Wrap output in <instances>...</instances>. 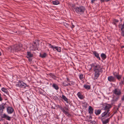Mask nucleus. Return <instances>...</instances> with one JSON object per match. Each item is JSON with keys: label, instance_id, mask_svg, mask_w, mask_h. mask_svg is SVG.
I'll return each mask as SVG.
<instances>
[{"label": "nucleus", "instance_id": "nucleus-4", "mask_svg": "<svg viewBox=\"0 0 124 124\" xmlns=\"http://www.w3.org/2000/svg\"><path fill=\"white\" fill-rule=\"evenodd\" d=\"M22 45L21 44H16L13 46V49L14 51L18 52L22 50Z\"/></svg>", "mask_w": 124, "mask_h": 124}, {"label": "nucleus", "instance_id": "nucleus-15", "mask_svg": "<svg viewBox=\"0 0 124 124\" xmlns=\"http://www.w3.org/2000/svg\"><path fill=\"white\" fill-rule=\"evenodd\" d=\"M1 117L2 118H4L6 120L9 121H10L11 119V117L8 116L5 114H4Z\"/></svg>", "mask_w": 124, "mask_h": 124}, {"label": "nucleus", "instance_id": "nucleus-55", "mask_svg": "<svg viewBox=\"0 0 124 124\" xmlns=\"http://www.w3.org/2000/svg\"><path fill=\"white\" fill-rule=\"evenodd\" d=\"M123 80H124V77L123 78Z\"/></svg>", "mask_w": 124, "mask_h": 124}, {"label": "nucleus", "instance_id": "nucleus-5", "mask_svg": "<svg viewBox=\"0 0 124 124\" xmlns=\"http://www.w3.org/2000/svg\"><path fill=\"white\" fill-rule=\"evenodd\" d=\"M16 86L21 88H26V86H28L27 84L24 83L22 81H19L17 84H16Z\"/></svg>", "mask_w": 124, "mask_h": 124}, {"label": "nucleus", "instance_id": "nucleus-33", "mask_svg": "<svg viewBox=\"0 0 124 124\" xmlns=\"http://www.w3.org/2000/svg\"><path fill=\"white\" fill-rule=\"evenodd\" d=\"M113 21L115 23H118L119 21L118 20L116 19H114Z\"/></svg>", "mask_w": 124, "mask_h": 124}, {"label": "nucleus", "instance_id": "nucleus-56", "mask_svg": "<svg viewBox=\"0 0 124 124\" xmlns=\"http://www.w3.org/2000/svg\"><path fill=\"white\" fill-rule=\"evenodd\" d=\"M118 108H117V110H118Z\"/></svg>", "mask_w": 124, "mask_h": 124}, {"label": "nucleus", "instance_id": "nucleus-21", "mask_svg": "<svg viewBox=\"0 0 124 124\" xmlns=\"http://www.w3.org/2000/svg\"><path fill=\"white\" fill-rule=\"evenodd\" d=\"M1 90L2 91L4 92L7 94L9 95L8 91L7 89L4 87H3L1 88Z\"/></svg>", "mask_w": 124, "mask_h": 124}, {"label": "nucleus", "instance_id": "nucleus-35", "mask_svg": "<svg viewBox=\"0 0 124 124\" xmlns=\"http://www.w3.org/2000/svg\"><path fill=\"white\" fill-rule=\"evenodd\" d=\"M118 73H117L116 72H115L113 73V75L114 76V77H116V75H118Z\"/></svg>", "mask_w": 124, "mask_h": 124}, {"label": "nucleus", "instance_id": "nucleus-1", "mask_svg": "<svg viewBox=\"0 0 124 124\" xmlns=\"http://www.w3.org/2000/svg\"><path fill=\"white\" fill-rule=\"evenodd\" d=\"M91 66L93 69L94 73V78L97 79L101 73L103 72V68L100 65L96 63H93L91 64Z\"/></svg>", "mask_w": 124, "mask_h": 124}, {"label": "nucleus", "instance_id": "nucleus-13", "mask_svg": "<svg viewBox=\"0 0 124 124\" xmlns=\"http://www.w3.org/2000/svg\"><path fill=\"white\" fill-rule=\"evenodd\" d=\"M103 117H102L101 118V121L102 123L103 124H106L107 123H108L109 121V118L105 120H104V118H103Z\"/></svg>", "mask_w": 124, "mask_h": 124}, {"label": "nucleus", "instance_id": "nucleus-48", "mask_svg": "<svg viewBox=\"0 0 124 124\" xmlns=\"http://www.w3.org/2000/svg\"><path fill=\"white\" fill-rule=\"evenodd\" d=\"M117 112V111H115L113 113V114L114 115V114H115V113H116Z\"/></svg>", "mask_w": 124, "mask_h": 124}, {"label": "nucleus", "instance_id": "nucleus-9", "mask_svg": "<svg viewBox=\"0 0 124 124\" xmlns=\"http://www.w3.org/2000/svg\"><path fill=\"white\" fill-rule=\"evenodd\" d=\"M108 80L110 82H115L116 81V79L114 77L110 76L108 77Z\"/></svg>", "mask_w": 124, "mask_h": 124}, {"label": "nucleus", "instance_id": "nucleus-37", "mask_svg": "<svg viewBox=\"0 0 124 124\" xmlns=\"http://www.w3.org/2000/svg\"><path fill=\"white\" fill-rule=\"evenodd\" d=\"M89 120H91L92 119V117L90 115V116L89 117Z\"/></svg>", "mask_w": 124, "mask_h": 124}, {"label": "nucleus", "instance_id": "nucleus-3", "mask_svg": "<svg viewBox=\"0 0 124 124\" xmlns=\"http://www.w3.org/2000/svg\"><path fill=\"white\" fill-rule=\"evenodd\" d=\"M74 9L76 13L80 15L83 14L85 10V7L83 6L76 7Z\"/></svg>", "mask_w": 124, "mask_h": 124}, {"label": "nucleus", "instance_id": "nucleus-10", "mask_svg": "<svg viewBox=\"0 0 124 124\" xmlns=\"http://www.w3.org/2000/svg\"><path fill=\"white\" fill-rule=\"evenodd\" d=\"M13 111V109L11 107L8 106L7 108V111L8 114H12Z\"/></svg>", "mask_w": 124, "mask_h": 124}, {"label": "nucleus", "instance_id": "nucleus-45", "mask_svg": "<svg viewBox=\"0 0 124 124\" xmlns=\"http://www.w3.org/2000/svg\"><path fill=\"white\" fill-rule=\"evenodd\" d=\"M112 23L114 25H115L116 26V23L115 22H113Z\"/></svg>", "mask_w": 124, "mask_h": 124}, {"label": "nucleus", "instance_id": "nucleus-47", "mask_svg": "<svg viewBox=\"0 0 124 124\" xmlns=\"http://www.w3.org/2000/svg\"><path fill=\"white\" fill-rule=\"evenodd\" d=\"M121 105V103H120L118 105V108H119V107L120 106V105Z\"/></svg>", "mask_w": 124, "mask_h": 124}, {"label": "nucleus", "instance_id": "nucleus-57", "mask_svg": "<svg viewBox=\"0 0 124 124\" xmlns=\"http://www.w3.org/2000/svg\"><path fill=\"white\" fill-rule=\"evenodd\" d=\"M1 86V85L0 84V86Z\"/></svg>", "mask_w": 124, "mask_h": 124}, {"label": "nucleus", "instance_id": "nucleus-53", "mask_svg": "<svg viewBox=\"0 0 124 124\" xmlns=\"http://www.w3.org/2000/svg\"><path fill=\"white\" fill-rule=\"evenodd\" d=\"M124 46H122L121 47V48H124Z\"/></svg>", "mask_w": 124, "mask_h": 124}, {"label": "nucleus", "instance_id": "nucleus-7", "mask_svg": "<svg viewBox=\"0 0 124 124\" xmlns=\"http://www.w3.org/2000/svg\"><path fill=\"white\" fill-rule=\"evenodd\" d=\"M48 46L50 48H53L54 51L57 50V51L59 52L61 51V48L60 47H56L55 46H54L49 43L48 44Z\"/></svg>", "mask_w": 124, "mask_h": 124}, {"label": "nucleus", "instance_id": "nucleus-29", "mask_svg": "<svg viewBox=\"0 0 124 124\" xmlns=\"http://www.w3.org/2000/svg\"><path fill=\"white\" fill-rule=\"evenodd\" d=\"M79 78L80 79H82L84 78V75L82 74H81L79 75Z\"/></svg>", "mask_w": 124, "mask_h": 124}, {"label": "nucleus", "instance_id": "nucleus-14", "mask_svg": "<svg viewBox=\"0 0 124 124\" xmlns=\"http://www.w3.org/2000/svg\"><path fill=\"white\" fill-rule=\"evenodd\" d=\"M5 103H2L1 105H0V112L2 113L3 110L5 108Z\"/></svg>", "mask_w": 124, "mask_h": 124}, {"label": "nucleus", "instance_id": "nucleus-17", "mask_svg": "<svg viewBox=\"0 0 124 124\" xmlns=\"http://www.w3.org/2000/svg\"><path fill=\"white\" fill-rule=\"evenodd\" d=\"M121 30L122 31V32L121 33V35L122 36L124 37V23L122 25Z\"/></svg>", "mask_w": 124, "mask_h": 124}, {"label": "nucleus", "instance_id": "nucleus-12", "mask_svg": "<svg viewBox=\"0 0 124 124\" xmlns=\"http://www.w3.org/2000/svg\"><path fill=\"white\" fill-rule=\"evenodd\" d=\"M119 98V97L118 96H114L113 97V99L111 101V104H113L114 103V102L116 101Z\"/></svg>", "mask_w": 124, "mask_h": 124}, {"label": "nucleus", "instance_id": "nucleus-51", "mask_svg": "<svg viewBox=\"0 0 124 124\" xmlns=\"http://www.w3.org/2000/svg\"><path fill=\"white\" fill-rule=\"evenodd\" d=\"M67 80L69 82L70 81V79L68 78H67Z\"/></svg>", "mask_w": 124, "mask_h": 124}, {"label": "nucleus", "instance_id": "nucleus-11", "mask_svg": "<svg viewBox=\"0 0 124 124\" xmlns=\"http://www.w3.org/2000/svg\"><path fill=\"white\" fill-rule=\"evenodd\" d=\"M113 93L114 94L118 95H120L121 94L120 91L116 88L115 89Z\"/></svg>", "mask_w": 124, "mask_h": 124}, {"label": "nucleus", "instance_id": "nucleus-19", "mask_svg": "<svg viewBox=\"0 0 124 124\" xmlns=\"http://www.w3.org/2000/svg\"><path fill=\"white\" fill-rule=\"evenodd\" d=\"M62 98L64 100V101L67 102V103L70 104V102L68 101V100L67 98L64 95H62Z\"/></svg>", "mask_w": 124, "mask_h": 124}, {"label": "nucleus", "instance_id": "nucleus-36", "mask_svg": "<svg viewBox=\"0 0 124 124\" xmlns=\"http://www.w3.org/2000/svg\"><path fill=\"white\" fill-rule=\"evenodd\" d=\"M72 26H71V27L73 30V28H74L75 27V25L73 24V23H71Z\"/></svg>", "mask_w": 124, "mask_h": 124}, {"label": "nucleus", "instance_id": "nucleus-18", "mask_svg": "<svg viewBox=\"0 0 124 124\" xmlns=\"http://www.w3.org/2000/svg\"><path fill=\"white\" fill-rule=\"evenodd\" d=\"M88 111L89 114H92L93 113V109L91 106H89Z\"/></svg>", "mask_w": 124, "mask_h": 124}, {"label": "nucleus", "instance_id": "nucleus-27", "mask_svg": "<svg viewBox=\"0 0 124 124\" xmlns=\"http://www.w3.org/2000/svg\"><path fill=\"white\" fill-rule=\"evenodd\" d=\"M77 95L78 97L80 99H82L83 98V96L81 95L79 92H78L77 93Z\"/></svg>", "mask_w": 124, "mask_h": 124}, {"label": "nucleus", "instance_id": "nucleus-43", "mask_svg": "<svg viewBox=\"0 0 124 124\" xmlns=\"http://www.w3.org/2000/svg\"><path fill=\"white\" fill-rule=\"evenodd\" d=\"M121 100L122 101H124V95H123V97L122 98Z\"/></svg>", "mask_w": 124, "mask_h": 124}, {"label": "nucleus", "instance_id": "nucleus-25", "mask_svg": "<svg viewBox=\"0 0 124 124\" xmlns=\"http://www.w3.org/2000/svg\"><path fill=\"white\" fill-rule=\"evenodd\" d=\"M52 2L53 4L54 5H57L59 4V2L57 0H56L55 1H52Z\"/></svg>", "mask_w": 124, "mask_h": 124}, {"label": "nucleus", "instance_id": "nucleus-30", "mask_svg": "<svg viewBox=\"0 0 124 124\" xmlns=\"http://www.w3.org/2000/svg\"><path fill=\"white\" fill-rule=\"evenodd\" d=\"M46 56V53H44L43 54L41 55V57L42 58H45Z\"/></svg>", "mask_w": 124, "mask_h": 124}, {"label": "nucleus", "instance_id": "nucleus-52", "mask_svg": "<svg viewBox=\"0 0 124 124\" xmlns=\"http://www.w3.org/2000/svg\"><path fill=\"white\" fill-rule=\"evenodd\" d=\"M65 25L66 26V27H67V26H68V24H66V25Z\"/></svg>", "mask_w": 124, "mask_h": 124}, {"label": "nucleus", "instance_id": "nucleus-50", "mask_svg": "<svg viewBox=\"0 0 124 124\" xmlns=\"http://www.w3.org/2000/svg\"><path fill=\"white\" fill-rule=\"evenodd\" d=\"M113 115H114L113 114L112 116H110V117L109 118V119H110V118H111V117H112L113 116Z\"/></svg>", "mask_w": 124, "mask_h": 124}, {"label": "nucleus", "instance_id": "nucleus-16", "mask_svg": "<svg viewBox=\"0 0 124 124\" xmlns=\"http://www.w3.org/2000/svg\"><path fill=\"white\" fill-rule=\"evenodd\" d=\"M93 53L97 58L98 59L100 60H101L99 56V54L96 51H94L93 52Z\"/></svg>", "mask_w": 124, "mask_h": 124}, {"label": "nucleus", "instance_id": "nucleus-46", "mask_svg": "<svg viewBox=\"0 0 124 124\" xmlns=\"http://www.w3.org/2000/svg\"><path fill=\"white\" fill-rule=\"evenodd\" d=\"M91 120H89V119H87V121L88 122H90V121Z\"/></svg>", "mask_w": 124, "mask_h": 124}, {"label": "nucleus", "instance_id": "nucleus-44", "mask_svg": "<svg viewBox=\"0 0 124 124\" xmlns=\"http://www.w3.org/2000/svg\"><path fill=\"white\" fill-rule=\"evenodd\" d=\"M71 84L72 85H74L75 83L74 82H73V81H71Z\"/></svg>", "mask_w": 124, "mask_h": 124}, {"label": "nucleus", "instance_id": "nucleus-38", "mask_svg": "<svg viewBox=\"0 0 124 124\" xmlns=\"http://www.w3.org/2000/svg\"><path fill=\"white\" fill-rule=\"evenodd\" d=\"M63 85L65 86H68V85H67V84H66L65 82L63 83Z\"/></svg>", "mask_w": 124, "mask_h": 124}, {"label": "nucleus", "instance_id": "nucleus-20", "mask_svg": "<svg viewBox=\"0 0 124 124\" xmlns=\"http://www.w3.org/2000/svg\"><path fill=\"white\" fill-rule=\"evenodd\" d=\"M101 112V110L100 109L98 110H95V113L96 115H98L100 114Z\"/></svg>", "mask_w": 124, "mask_h": 124}, {"label": "nucleus", "instance_id": "nucleus-23", "mask_svg": "<svg viewBox=\"0 0 124 124\" xmlns=\"http://www.w3.org/2000/svg\"><path fill=\"white\" fill-rule=\"evenodd\" d=\"M101 57L103 60L105 59L106 58V56L105 54L104 53H102L101 54Z\"/></svg>", "mask_w": 124, "mask_h": 124}, {"label": "nucleus", "instance_id": "nucleus-8", "mask_svg": "<svg viewBox=\"0 0 124 124\" xmlns=\"http://www.w3.org/2000/svg\"><path fill=\"white\" fill-rule=\"evenodd\" d=\"M27 57L28 58L29 61V62H31L32 60V59L31 58L33 57V55L31 54L30 52H28L27 53Z\"/></svg>", "mask_w": 124, "mask_h": 124}, {"label": "nucleus", "instance_id": "nucleus-22", "mask_svg": "<svg viewBox=\"0 0 124 124\" xmlns=\"http://www.w3.org/2000/svg\"><path fill=\"white\" fill-rule=\"evenodd\" d=\"M84 87L87 90L90 89V85L87 84H85L84 86Z\"/></svg>", "mask_w": 124, "mask_h": 124}, {"label": "nucleus", "instance_id": "nucleus-31", "mask_svg": "<svg viewBox=\"0 0 124 124\" xmlns=\"http://www.w3.org/2000/svg\"><path fill=\"white\" fill-rule=\"evenodd\" d=\"M59 108H60V109L63 111V113L64 112V111H65L64 108H63L61 106H60L59 107Z\"/></svg>", "mask_w": 124, "mask_h": 124}, {"label": "nucleus", "instance_id": "nucleus-6", "mask_svg": "<svg viewBox=\"0 0 124 124\" xmlns=\"http://www.w3.org/2000/svg\"><path fill=\"white\" fill-rule=\"evenodd\" d=\"M39 45V41L37 40H36L35 41L33 42L32 46H31L30 48H31L33 47L32 49V50L36 49H37Z\"/></svg>", "mask_w": 124, "mask_h": 124}, {"label": "nucleus", "instance_id": "nucleus-26", "mask_svg": "<svg viewBox=\"0 0 124 124\" xmlns=\"http://www.w3.org/2000/svg\"><path fill=\"white\" fill-rule=\"evenodd\" d=\"M63 113L68 117H70L71 116L70 115L68 112L65 111H64V112Z\"/></svg>", "mask_w": 124, "mask_h": 124}, {"label": "nucleus", "instance_id": "nucleus-34", "mask_svg": "<svg viewBox=\"0 0 124 124\" xmlns=\"http://www.w3.org/2000/svg\"><path fill=\"white\" fill-rule=\"evenodd\" d=\"M90 123L92 124H93L95 123L96 122H95V121H94L91 120L90 121Z\"/></svg>", "mask_w": 124, "mask_h": 124}, {"label": "nucleus", "instance_id": "nucleus-42", "mask_svg": "<svg viewBox=\"0 0 124 124\" xmlns=\"http://www.w3.org/2000/svg\"><path fill=\"white\" fill-rule=\"evenodd\" d=\"M2 100L3 99L1 97V94L0 93V101H2Z\"/></svg>", "mask_w": 124, "mask_h": 124}, {"label": "nucleus", "instance_id": "nucleus-39", "mask_svg": "<svg viewBox=\"0 0 124 124\" xmlns=\"http://www.w3.org/2000/svg\"><path fill=\"white\" fill-rule=\"evenodd\" d=\"M52 77L53 78L55 79L56 78V76L54 75V74L52 75Z\"/></svg>", "mask_w": 124, "mask_h": 124}, {"label": "nucleus", "instance_id": "nucleus-40", "mask_svg": "<svg viewBox=\"0 0 124 124\" xmlns=\"http://www.w3.org/2000/svg\"><path fill=\"white\" fill-rule=\"evenodd\" d=\"M124 81H121L120 82V83L121 84H124Z\"/></svg>", "mask_w": 124, "mask_h": 124}, {"label": "nucleus", "instance_id": "nucleus-32", "mask_svg": "<svg viewBox=\"0 0 124 124\" xmlns=\"http://www.w3.org/2000/svg\"><path fill=\"white\" fill-rule=\"evenodd\" d=\"M109 0H100L101 2H104L105 1L106 2L109 1Z\"/></svg>", "mask_w": 124, "mask_h": 124}, {"label": "nucleus", "instance_id": "nucleus-28", "mask_svg": "<svg viewBox=\"0 0 124 124\" xmlns=\"http://www.w3.org/2000/svg\"><path fill=\"white\" fill-rule=\"evenodd\" d=\"M122 76L121 75H116V78L118 80H119L121 78Z\"/></svg>", "mask_w": 124, "mask_h": 124}, {"label": "nucleus", "instance_id": "nucleus-49", "mask_svg": "<svg viewBox=\"0 0 124 124\" xmlns=\"http://www.w3.org/2000/svg\"><path fill=\"white\" fill-rule=\"evenodd\" d=\"M67 85H68H68H70V83H68V84H67Z\"/></svg>", "mask_w": 124, "mask_h": 124}, {"label": "nucleus", "instance_id": "nucleus-41", "mask_svg": "<svg viewBox=\"0 0 124 124\" xmlns=\"http://www.w3.org/2000/svg\"><path fill=\"white\" fill-rule=\"evenodd\" d=\"M97 0H91V3L93 4L94 3V1Z\"/></svg>", "mask_w": 124, "mask_h": 124}, {"label": "nucleus", "instance_id": "nucleus-54", "mask_svg": "<svg viewBox=\"0 0 124 124\" xmlns=\"http://www.w3.org/2000/svg\"><path fill=\"white\" fill-rule=\"evenodd\" d=\"M1 52H0V55H1Z\"/></svg>", "mask_w": 124, "mask_h": 124}, {"label": "nucleus", "instance_id": "nucleus-24", "mask_svg": "<svg viewBox=\"0 0 124 124\" xmlns=\"http://www.w3.org/2000/svg\"><path fill=\"white\" fill-rule=\"evenodd\" d=\"M52 86L56 90H58L59 89V88L58 86L56 84H53Z\"/></svg>", "mask_w": 124, "mask_h": 124}, {"label": "nucleus", "instance_id": "nucleus-2", "mask_svg": "<svg viewBox=\"0 0 124 124\" xmlns=\"http://www.w3.org/2000/svg\"><path fill=\"white\" fill-rule=\"evenodd\" d=\"M111 106L110 105L107 104L106 105L104 108V109L105 111L101 114V116L102 117L105 116L106 117H107L110 116V113L109 112V109L111 108Z\"/></svg>", "mask_w": 124, "mask_h": 124}]
</instances>
